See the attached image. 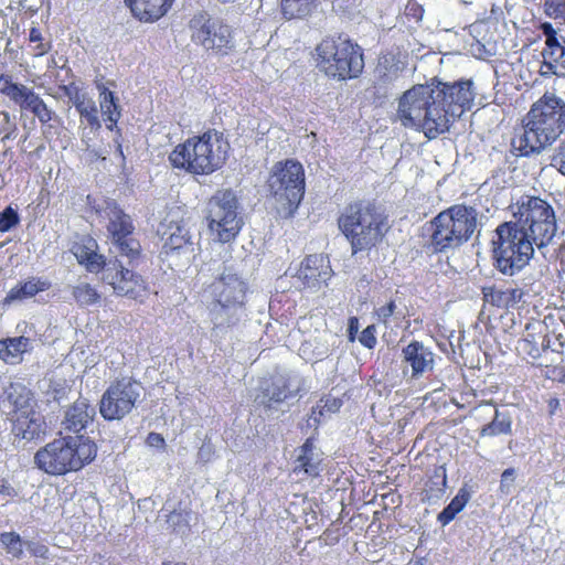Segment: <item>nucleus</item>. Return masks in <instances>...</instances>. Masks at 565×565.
I'll list each match as a JSON object with an SVG mask.
<instances>
[{
	"instance_id": "obj_1",
	"label": "nucleus",
	"mask_w": 565,
	"mask_h": 565,
	"mask_svg": "<svg viewBox=\"0 0 565 565\" xmlns=\"http://www.w3.org/2000/svg\"><path fill=\"white\" fill-rule=\"evenodd\" d=\"M522 132L511 140L512 153L531 157L552 146L565 132V102L545 93L523 117Z\"/></svg>"
},
{
	"instance_id": "obj_2",
	"label": "nucleus",
	"mask_w": 565,
	"mask_h": 565,
	"mask_svg": "<svg viewBox=\"0 0 565 565\" xmlns=\"http://www.w3.org/2000/svg\"><path fill=\"white\" fill-rule=\"evenodd\" d=\"M230 151L231 145L224 132L210 128L177 145L168 160L174 169L203 177L222 169Z\"/></svg>"
},
{
	"instance_id": "obj_3",
	"label": "nucleus",
	"mask_w": 565,
	"mask_h": 565,
	"mask_svg": "<svg viewBox=\"0 0 565 565\" xmlns=\"http://www.w3.org/2000/svg\"><path fill=\"white\" fill-rule=\"evenodd\" d=\"M97 456V445L84 435L63 436L41 447L34 454L35 467L49 476L77 472Z\"/></svg>"
},
{
	"instance_id": "obj_4",
	"label": "nucleus",
	"mask_w": 565,
	"mask_h": 565,
	"mask_svg": "<svg viewBox=\"0 0 565 565\" xmlns=\"http://www.w3.org/2000/svg\"><path fill=\"white\" fill-rule=\"evenodd\" d=\"M386 216L367 200L348 203L338 216V227L348 239L353 255L370 250L386 233Z\"/></svg>"
},
{
	"instance_id": "obj_5",
	"label": "nucleus",
	"mask_w": 565,
	"mask_h": 565,
	"mask_svg": "<svg viewBox=\"0 0 565 565\" xmlns=\"http://www.w3.org/2000/svg\"><path fill=\"white\" fill-rule=\"evenodd\" d=\"M316 65L329 79L347 82L359 78L365 66L364 51L353 40L338 35L323 39L316 46Z\"/></svg>"
},
{
	"instance_id": "obj_6",
	"label": "nucleus",
	"mask_w": 565,
	"mask_h": 565,
	"mask_svg": "<svg viewBox=\"0 0 565 565\" xmlns=\"http://www.w3.org/2000/svg\"><path fill=\"white\" fill-rule=\"evenodd\" d=\"M434 83L415 85L399 98L397 116L405 127L422 129L428 139L447 131V119L435 103Z\"/></svg>"
},
{
	"instance_id": "obj_7",
	"label": "nucleus",
	"mask_w": 565,
	"mask_h": 565,
	"mask_svg": "<svg viewBox=\"0 0 565 565\" xmlns=\"http://www.w3.org/2000/svg\"><path fill=\"white\" fill-rule=\"evenodd\" d=\"M477 227V213L466 204H454L429 222V246L435 254L454 250L466 244Z\"/></svg>"
},
{
	"instance_id": "obj_8",
	"label": "nucleus",
	"mask_w": 565,
	"mask_h": 565,
	"mask_svg": "<svg viewBox=\"0 0 565 565\" xmlns=\"http://www.w3.org/2000/svg\"><path fill=\"white\" fill-rule=\"evenodd\" d=\"M515 206L516 227L539 248L546 246L556 233V214L551 203L541 196L522 195Z\"/></svg>"
},
{
	"instance_id": "obj_9",
	"label": "nucleus",
	"mask_w": 565,
	"mask_h": 565,
	"mask_svg": "<svg viewBox=\"0 0 565 565\" xmlns=\"http://www.w3.org/2000/svg\"><path fill=\"white\" fill-rule=\"evenodd\" d=\"M266 189L290 216L294 215L305 196L303 166L296 159L277 161L267 177Z\"/></svg>"
},
{
	"instance_id": "obj_10",
	"label": "nucleus",
	"mask_w": 565,
	"mask_h": 565,
	"mask_svg": "<svg viewBox=\"0 0 565 565\" xmlns=\"http://www.w3.org/2000/svg\"><path fill=\"white\" fill-rule=\"evenodd\" d=\"M493 258L495 267L504 275H513L521 270L531 259L535 243L513 222H504L497 230Z\"/></svg>"
},
{
	"instance_id": "obj_11",
	"label": "nucleus",
	"mask_w": 565,
	"mask_h": 565,
	"mask_svg": "<svg viewBox=\"0 0 565 565\" xmlns=\"http://www.w3.org/2000/svg\"><path fill=\"white\" fill-rule=\"evenodd\" d=\"M237 209L238 202L232 190L217 191L207 202V225L221 243L234 241L242 230L243 221Z\"/></svg>"
},
{
	"instance_id": "obj_12",
	"label": "nucleus",
	"mask_w": 565,
	"mask_h": 565,
	"mask_svg": "<svg viewBox=\"0 0 565 565\" xmlns=\"http://www.w3.org/2000/svg\"><path fill=\"white\" fill-rule=\"evenodd\" d=\"M0 93L21 111H29L36 117L44 136H47L54 127L52 122L61 124L60 117L46 105L44 99L33 88L14 82L12 75H0Z\"/></svg>"
},
{
	"instance_id": "obj_13",
	"label": "nucleus",
	"mask_w": 565,
	"mask_h": 565,
	"mask_svg": "<svg viewBox=\"0 0 565 565\" xmlns=\"http://www.w3.org/2000/svg\"><path fill=\"white\" fill-rule=\"evenodd\" d=\"M129 267L118 258L111 259L104 273V280L116 296L138 303H145L151 295L148 278L136 270L137 260H129Z\"/></svg>"
},
{
	"instance_id": "obj_14",
	"label": "nucleus",
	"mask_w": 565,
	"mask_h": 565,
	"mask_svg": "<svg viewBox=\"0 0 565 565\" xmlns=\"http://www.w3.org/2000/svg\"><path fill=\"white\" fill-rule=\"evenodd\" d=\"M189 28L192 41L214 55L225 56L234 49L231 26L220 20L211 19L205 12L193 15Z\"/></svg>"
},
{
	"instance_id": "obj_15",
	"label": "nucleus",
	"mask_w": 565,
	"mask_h": 565,
	"mask_svg": "<svg viewBox=\"0 0 565 565\" xmlns=\"http://www.w3.org/2000/svg\"><path fill=\"white\" fill-rule=\"evenodd\" d=\"M105 213L108 218L106 226L111 244L119 254L130 259L141 258L142 248L140 242L135 237V224L132 217L126 213L115 201L107 202Z\"/></svg>"
},
{
	"instance_id": "obj_16",
	"label": "nucleus",
	"mask_w": 565,
	"mask_h": 565,
	"mask_svg": "<svg viewBox=\"0 0 565 565\" xmlns=\"http://www.w3.org/2000/svg\"><path fill=\"white\" fill-rule=\"evenodd\" d=\"M140 396L138 384L131 377L114 380L99 401V413L105 420H120L128 415Z\"/></svg>"
},
{
	"instance_id": "obj_17",
	"label": "nucleus",
	"mask_w": 565,
	"mask_h": 565,
	"mask_svg": "<svg viewBox=\"0 0 565 565\" xmlns=\"http://www.w3.org/2000/svg\"><path fill=\"white\" fill-rule=\"evenodd\" d=\"M248 284L233 268L224 269L209 284L204 291L214 306L222 310L242 308L246 301Z\"/></svg>"
},
{
	"instance_id": "obj_18",
	"label": "nucleus",
	"mask_w": 565,
	"mask_h": 565,
	"mask_svg": "<svg viewBox=\"0 0 565 565\" xmlns=\"http://www.w3.org/2000/svg\"><path fill=\"white\" fill-rule=\"evenodd\" d=\"M435 103L440 116L447 119V130L456 117L471 108L473 102L472 83L458 81L452 84L434 83Z\"/></svg>"
},
{
	"instance_id": "obj_19",
	"label": "nucleus",
	"mask_w": 565,
	"mask_h": 565,
	"mask_svg": "<svg viewBox=\"0 0 565 565\" xmlns=\"http://www.w3.org/2000/svg\"><path fill=\"white\" fill-rule=\"evenodd\" d=\"M331 277L330 262L322 254L306 256L297 271V278L306 289H320Z\"/></svg>"
},
{
	"instance_id": "obj_20",
	"label": "nucleus",
	"mask_w": 565,
	"mask_h": 565,
	"mask_svg": "<svg viewBox=\"0 0 565 565\" xmlns=\"http://www.w3.org/2000/svg\"><path fill=\"white\" fill-rule=\"evenodd\" d=\"M406 63L403 61L399 52H386L379 56L374 70V88L384 94L403 75Z\"/></svg>"
},
{
	"instance_id": "obj_21",
	"label": "nucleus",
	"mask_w": 565,
	"mask_h": 565,
	"mask_svg": "<svg viewBox=\"0 0 565 565\" xmlns=\"http://www.w3.org/2000/svg\"><path fill=\"white\" fill-rule=\"evenodd\" d=\"M402 358L411 366L413 379H419L434 370L435 354L418 340H412L402 349Z\"/></svg>"
},
{
	"instance_id": "obj_22",
	"label": "nucleus",
	"mask_w": 565,
	"mask_h": 565,
	"mask_svg": "<svg viewBox=\"0 0 565 565\" xmlns=\"http://www.w3.org/2000/svg\"><path fill=\"white\" fill-rule=\"evenodd\" d=\"M71 252L78 264L84 265L89 273H99L107 267L106 257L98 254V244L90 236L82 237L75 242L72 245Z\"/></svg>"
},
{
	"instance_id": "obj_23",
	"label": "nucleus",
	"mask_w": 565,
	"mask_h": 565,
	"mask_svg": "<svg viewBox=\"0 0 565 565\" xmlns=\"http://www.w3.org/2000/svg\"><path fill=\"white\" fill-rule=\"evenodd\" d=\"M95 415V407L86 398L79 397L67 407L62 422L63 428L78 435L94 420Z\"/></svg>"
},
{
	"instance_id": "obj_24",
	"label": "nucleus",
	"mask_w": 565,
	"mask_h": 565,
	"mask_svg": "<svg viewBox=\"0 0 565 565\" xmlns=\"http://www.w3.org/2000/svg\"><path fill=\"white\" fill-rule=\"evenodd\" d=\"M11 433L15 438L32 441L44 434V419L38 413H26L9 416Z\"/></svg>"
},
{
	"instance_id": "obj_25",
	"label": "nucleus",
	"mask_w": 565,
	"mask_h": 565,
	"mask_svg": "<svg viewBox=\"0 0 565 565\" xmlns=\"http://www.w3.org/2000/svg\"><path fill=\"white\" fill-rule=\"evenodd\" d=\"M67 95L79 115L81 125H85L83 130L85 131L89 128L90 132L97 134L102 128V124L96 103L78 88H74V92H67Z\"/></svg>"
},
{
	"instance_id": "obj_26",
	"label": "nucleus",
	"mask_w": 565,
	"mask_h": 565,
	"mask_svg": "<svg viewBox=\"0 0 565 565\" xmlns=\"http://www.w3.org/2000/svg\"><path fill=\"white\" fill-rule=\"evenodd\" d=\"M545 36V47L542 51L543 67L545 73L556 74V66L565 56V46L561 44L558 34L551 22H543L540 25Z\"/></svg>"
},
{
	"instance_id": "obj_27",
	"label": "nucleus",
	"mask_w": 565,
	"mask_h": 565,
	"mask_svg": "<svg viewBox=\"0 0 565 565\" xmlns=\"http://www.w3.org/2000/svg\"><path fill=\"white\" fill-rule=\"evenodd\" d=\"M315 441L307 438L305 443L296 450L292 472L295 475H306L309 478H317L322 470V459L315 452Z\"/></svg>"
},
{
	"instance_id": "obj_28",
	"label": "nucleus",
	"mask_w": 565,
	"mask_h": 565,
	"mask_svg": "<svg viewBox=\"0 0 565 565\" xmlns=\"http://www.w3.org/2000/svg\"><path fill=\"white\" fill-rule=\"evenodd\" d=\"M132 15L141 22H154L172 7L174 0H125Z\"/></svg>"
},
{
	"instance_id": "obj_29",
	"label": "nucleus",
	"mask_w": 565,
	"mask_h": 565,
	"mask_svg": "<svg viewBox=\"0 0 565 565\" xmlns=\"http://www.w3.org/2000/svg\"><path fill=\"white\" fill-rule=\"evenodd\" d=\"M522 288L500 289L495 286L482 287L484 303H489L498 309L509 310L515 308L524 298Z\"/></svg>"
},
{
	"instance_id": "obj_30",
	"label": "nucleus",
	"mask_w": 565,
	"mask_h": 565,
	"mask_svg": "<svg viewBox=\"0 0 565 565\" xmlns=\"http://www.w3.org/2000/svg\"><path fill=\"white\" fill-rule=\"evenodd\" d=\"M97 87L99 89V106L106 128L120 134V130L117 128V124L121 117V108L118 104V98L113 90L104 85H98Z\"/></svg>"
},
{
	"instance_id": "obj_31",
	"label": "nucleus",
	"mask_w": 565,
	"mask_h": 565,
	"mask_svg": "<svg viewBox=\"0 0 565 565\" xmlns=\"http://www.w3.org/2000/svg\"><path fill=\"white\" fill-rule=\"evenodd\" d=\"M260 404L271 408L274 404H280L291 397L289 380L282 376L274 377L260 387Z\"/></svg>"
},
{
	"instance_id": "obj_32",
	"label": "nucleus",
	"mask_w": 565,
	"mask_h": 565,
	"mask_svg": "<svg viewBox=\"0 0 565 565\" xmlns=\"http://www.w3.org/2000/svg\"><path fill=\"white\" fill-rule=\"evenodd\" d=\"M8 401L12 405L9 416L36 412L33 393L22 384H10L8 388Z\"/></svg>"
},
{
	"instance_id": "obj_33",
	"label": "nucleus",
	"mask_w": 565,
	"mask_h": 565,
	"mask_svg": "<svg viewBox=\"0 0 565 565\" xmlns=\"http://www.w3.org/2000/svg\"><path fill=\"white\" fill-rule=\"evenodd\" d=\"M29 350L30 339L24 335L0 340V360L7 364L20 363Z\"/></svg>"
},
{
	"instance_id": "obj_34",
	"label": "nucleus",
	"mask_w": 565,
	"mask_h": 565,
	"mask_svg": "<svg viewBox=\"0 0 565 565\" xmlns=\"http://www.w3.org/2000/svg\"><path fill=\"white\" fill-rule=\"evenodd\" d=\"M50 281L33 277L30 280L20 281L18 285L12 287L4 297L3 302L9 305L17 300L31 298L39 292L50 289Z\"/></svg>"
},
{
	"instance_id": "obj_35",
	"label": "nucleus",
	"mask_w": 565,
	"mask_h": 565,
	"mask_svg": "<svg viewBox=\"0 0 565 565\" xmlns=\"http://www.w3.org/2000/svg\"><path fill=\"white\" fill-rule=\"evenodd\" d=\"M166 254L180 250L191 244V236L182 222L171 221L163 232Z\"/></svg>"
},
{
	"instance_id": "obj_36",
	"label": "nucleus",
	"mask_w": 565,
	"mask_h": 565,
	"mask_svg": "<svg viewBox=\"0 0 565 565\" xmlns=\"http://www.w3.org/2000/svg\"><path fill=\"white\" fill-rule=\"evenodd\" d=\"M470 498L471 494L467 487L460 488L448 505L437 515V521L443 526L449 524L465 509Z\"/></svg>"
},
{
	"instance_id": "obj_37",
	"label": "nucleus",
	"mask_w": 565,
	"mask_h": 565,
	"mask_svg": "<svg viewBox=\"0 0 565 565\" xmlns=\"http://www.w3.org/2000/svg\"><path fill=\"white\" fill-rule=\"evenodd\" d=\"M316 1L317 0H281V13L288 20L306 18L312 12Z\"/></svg>"
},
{
	"instance_id": "obj_38",
	"label": "nucleus",
	"mask_w": 565,
	"mask_h": 565,
	"mask_svg": "<svg viewBox=\"0 0 565 565\" xmlns=\"http://www.w3.org/2000/svg\"><path fill=\"white\" fill-rule=\"evenodd\" d=\"M512 431V420L507 415H500L495 411L494 417L491 423L484 425L480 431V437H495L499 435H509Z\"/></svg>"
},
{
	"instance_id": "obj_39",
	"label": "nucleus",
	"mask_w": 565,
	"mask_h": 565,
	"mask_svg": "<svg viewBox=\"0 0 565 565\" xmlns=\"http://www.w3.org/2000/svg\"><path fill=\"white\" fill-rule=\"evenodd\" d=\"M72 295L79 306L85 307L95 305L100 299L99 292L88 282H82L73 287Z\"/></svg>"
},
{
	"instance_id": "obj_40",
	"label": "nucleus",
	"mask_w": 565,
	"mask_h": 565,
	"mask_svg": "<svg viewBox=\"0 0 565 565\" xmlns=\"http://www.w3.org/2000/svg\"><path fill=\"white\" fill-rule=\"evenodd\" d=\"M0 542L15 558H21L23 555V541L21 536L15 532H3L0 533Z\"/></svg>"
},
{
	"instance_id": "obj_41",
	"label": "nucleus",
	"mask_w": 565,
	"mask_h": 565,
	"mask_svg": "<svg viewBox=\"0 0 565 565\" xmlns=\"http://www.w3.org/2000/svg\"><path fill=\"white\" fill-rule=\"evenodd\" d=\"M29 41L36 43L35 46H33V56L40 57L45 54H47L51 50V43L44 42V39L42 36V33L39 28L32 26L29 32Z\"/></svg>"
},
{
	"instance_id": "obj_42",
	"label": "nucleus",
	"mask_w": 565,
	"mask_h": 565,
	"mask_svg": "<svg viewBox=\"0 0 565 565\" xmlns=\"http://www.w3.org/2000/svg\"><path fill=\"white\" fill-rule=\"evenodd\" d=\"M543 11L546 17L565 23V0H544Z\"/></svg>"
},
{
	"instance_id": "obj_43",
	"label": "nucleus",
	"mask_w": 565,
	"mask_h": 565,
	"mask_svg": "<svg viewBox=\"0 0 565 565\" xmlns=\"http://www.w3.org/2000/svg\"><path fill=\"white\" fill-rule=\"evenodd\" d=\"M20 223V216L12 206H7L0 212V232L4 233Z\"/></svg>"
},
{
	"instance_id": "obj_44",
	"label": "nucleus",
	"mask_w": 565,
	"mask_h": 565,
	"mask_svg": "<svg viewBox=\"0 0 565 565\" xmlns=\"http://www.w3.org/2000/svg\"><path fill=\"white\" fill-rule=\"evenodd\" d=\"M426 488L422 492V502H430L434 498H438L443 494L446 486V477L444 476L443 481L434 483L433 481L426 482Z\"/></svg>"
},
{
	"instance_id": "obj_45",
	"label": "nucleus",
	"mask_w": 565,
	"mask_h": 565,
	"mask_svg": "<svg viewBox=\"0 0 565 565\" xmlns=\"http://www.w3.org/2000/svg\"><path fill=\"white\" fill-rule=\"evenodd\" d=\"M551 166L565 177V139L555 149L551 158Z\"/></svg>"
},
{
	"instance_id": "obj_46",
	"label": "nucleus",
	"mask_w": 565,
	"mask_h": 565,
	"mask_svg": "<svg viewBox=\"0 0 565 565\" xmlns=\"http://www.w3.org/2000/svg\"><path fill=\"white\" fill-rule=\"evenodd\" d=\"M359 341L364 348L374 349L377 344L375 326L370 324L363 329L360 333Z\"/></svg>"
},
{
	"instance_id": "obj_47",
	"label": "nucleus",
	"mask_w": 565,
	"mask_h": 565,
	"mask_svg": "<svg viewBox=\"0 0 565 565\" xmlns=\"http://www.w3.org/2000/svg\"><path fill=\"white\" fill-rule=\"evenodd\" d=\"M396 310V303L395 300H390L386 305L381 306L376 309V316L383 324H387L390 321V318L394 315Z\"/></svg>"
},
{
	"instance_id": "obj_48",
	"label": "nucleus",
	"mask_w": 565,
	"mask_h": 565,
	"mask_svg": "<svg viewBox=\"0 0 565 565\" xmlns=\"http://www.w3.org/2000/svg\"><path fill=\"white\" fill-rule=\"evenodd\" d=\"M30 553L40 558H49V547L40 543H28Z\"/></svg>"
},
{
	"instance_id": "obj_49",
	"label": "nucleus",
	"mask_w": 565,
	"mask_h": 565,
	"mask_svg": "<svg viewBox=\"0 0 565 565\" xmlns=\"http://www.w3.org/2000/svg\"><path fill=\"white\" fill-rule=\"evenodd\" d=\"M0 495L11 499L18 497V491L6 478H0Z\"/></svg>"
},
{
	"instance_id": "obj_50",
	"label": "nucleus",
	"mask_w": 565,
	"mask_h": 565,
	"mask_svg": "<svg viewBox=\"0 0 565 565\" xmlns=\"http://www.w3.org/2000/svg\"><path fill=\"white\" fill-rule=\"evenodd\" d=\"M146 443L150 447L163 448L166 446L164 438L159 433H149Z\"/></svg>"
},
{
	"instance_id": "obj_51",
	"label": "nucleus",
	"mask_w": 565,
	"mask_h": 565,
	"mask_svg": "<svg viewBox=\"0 0 565 565\" xmlns=\"http://www.w3.org/2000/svg\"><path fill=\"white\" fill-rule=\"evenodd\" d=\"M359 331V319L358 317H350L349 318V326H348V338L350 342H353L356 338Z\"/></svg>"
},
{
	"instance_id": "obj_52",
	"label": "nucleus",
	"mask_w": 565,
	"mask_h": 565,
	"mask_svg": "<svg viewBox=\"0 0 565 565\" xmlns=\"http://www.w3.org/2000/svg\"><path fill=\"white\" fill-rule=\"evenodd\" d=\"M342 402L339 398L329 397L326 399L323 407H327L329 412H337L341 407Z\"/></svg>"
},
{
	"instance_id": "obj_53",
	"label": "nucleus",
	"mask_w": 565,
	"mask_h": 565,
	"mask_svg": "<svg viewBox=\"0 0 565 565\" xmlns=\"http://www.w3.org/2000/svg\"><path fill=\"white\" fill-rule=\"evenodd\" d=\"M513 475H514V469H513V468H508V469H505V470L502 472V476H501V477H502V479L504 480V479L510 478V477H511V476H513Z\"/></svg>"
},
{
	"instance_id": "obj_54",
	"label": "nucleus",
	"mask_w": 565,
	"mask_h": 565,
	"mask_svg": "<svg viewBox=\"0 0 565 565\" xmlns=\"http://www.w3.org/2000/svg\"><path fill=\"white\" fill-rule=\"evenodd\" d=\"M0 116H2V117H3V121H4V124H6V125H9V122H10V115H9V113H7V111H1V113H0Z\"/></svg>"
},
{
	"instance_id": "obj_55",
	"label": "nucleus",
	"mask_w": 565,
	"mask_h": 565,
	"mask_svg": "<svg viewBox=\"0 0 565 565\" xmlns=\"http://www.w3.org/2000/svg\"><path fill=\"white\" fill-rule=\"evenodd\" d=\"M413 7H415L416 11H418L420 14L423 13V8L419 4H417L416 2L413 3Z\"/></svg>"
},
{
	"instance_id": "obj_56",
	"label": "nucleus",
	"mask_w": 565,
	"mask_h": 565,
	"mask_svg": "<svg viewBox=\"0 0 565 565\" xmlns=\"http://www.w3.org/2000/svg\"><path fill=\"white\" fill-rule=\"evenodd\" d=\"M163 565H173L171 562H163ZM174 565H185V563H178Z\"/></svg>"
},
{
	"instance_id": "obj_57",
	"label": "nucleus",
	"mask_w": 565,
	"mask_h": 565,
	"mask_svg": "<svg viewBox=\"0 0 565 565\" xmlns=\"http://www.w3.org/2000/svg\"><path fill=\"white\" fill-rule=\"evenodd\" d=\"M555 404V407L558 405V401L556 398L552 399L550 405Z\"/></svg>"
},
{
	"instance_id": "obj_58",
	"label": "nucleus",
	"mask_w": 565,
	"mask_h": 565,
	"mask_svg": "<svg viewBox=\"0 0 565 565\" xmlns=\"http://www.w3.org/2000/svg\"><path fill=\"white\" fill-rule=\"evenodd\" d=\"M8 129L7 128H0V135L4 131H7Z\"/></svg>"
},
{
	"instance_id": "obj_59",
	"label": "nucleus",
	"mask_w": 565,
	"mask_h": 565,
	"mask_svg": "<svg viewBox=\"0 0 565 565\" xmlns=\"http://www.w3.org/2000/svg\"><path fill=\"white\" fill-rule=\"evenodd\" d=\"M561 382H563V383L565 382V372H564L563 377L561 379Z\"/></svg>"
},
{
	"instance_id": "obj_60",
	"label": "nucleus",
	"mask_w": 565,
	"mask_h": 565,
	"mask_svg": "<svg viewBox=\"0 0 565 565\" xmlns=\"http://www.w3.org/2000/svg\"><path fill=\"white\" fill-rule=\"evenodd\" d=\"M414 565H424L422 562H415Z\"/></svg>"
},
{
	"instance_id": "obj_61",
	"label": "nucleus",
	"mask_w": 565,
	"mask_h": 565,
	"mask_svg": "<svg viewBox=\"0 0 565 565\" xmlns=\"http://www.w3.org/2000/svg\"><path fill=\"white\" fill-rule=\"evenodd\" d=\"M562 65H563V66H564V68H565V60L562 62Z\"/></svg>"
}]
</instances>
